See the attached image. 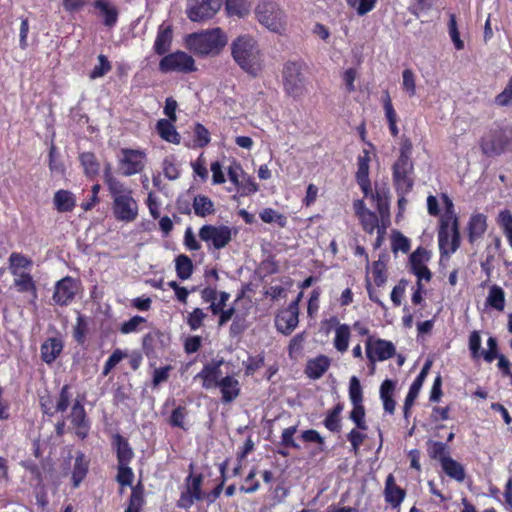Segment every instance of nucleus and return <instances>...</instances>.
Wrapping results in <instances>:
<instances>
[{
	"mask_svg": "<svg viewBox=\"0 0 512 512\" xmlns=\"http://www.w3.org/2000/svg\"><path fill=\"white\" fill-rule=\"evenodd\" d=\"M354 210L365 232H377L375 247H380L390 225L388 194H364L354 202Z\"/></svg>",
	"mask_w": 512,
	"mask_h": 512,
	"instance_id": "nucleus-1",
	"label": "nucleus"
},
{
	"mask_svg": "<svg viewBox=\"0 0 512 512\" xmlns=\"http://www.w3.org/2000/svg\"><path fill=\"white\" fill-rule=\"evenodd\" d=\"M231 57L240 69L252 78L259 77L265 69L262 49L250 34L237 36L230 44Z\"/></svg>",
	"mask_w": 512,
	"mask_h": 512,
	"instance_id": "nucleus-2",
	"label": "nucleus"
},
{
	"mask_svg": "<svg viewBox=\"0 0 512 512\" xmlns=\"http://www.w3.org/2000/svg\"><path fill=\"white\" fill-rule=\"evenodd\" d=\"M227 43V34L220 27L193 32L185 37L187 49L200 58L220 55Z\"/></svg>",
	"mask_w": 512,
	"mask_h": 512,
	"instance_id": "nucleus-3",
	"label": "nucleus"
},
{
	"mask_svg": "<svg viewBox=\"0 0 512 512\" xmlns=\"http://www.w3.org/2000/svg\"><path fill=\"white\" fill-rule=\"evenodd\" d=\"M413 145L409 138L400 143L399 156L392 166L393 182L397 192H410L414 184Z\"/></svg>",
	"mask_w": 512,
	"mask_h": 512,
	"instance_id": "nucleus-4",
	"label": "nucleus"
},
{
	"mask_svg": "<svg viewBox=\"0 0 512 512\" xmlns=\"http://www.w3.org/2000/svg\"><path fill=\"white\" fill-rule=\"evenodd\" d=\"M442 201L445 203L447 219H441L438 232L439 249L443 255L453 254L460 245V233L458 221L453 212V202L447 194H442Z\"/></svg>",
	"mask_w": 512,
	"mask_h": 512,
	"instance_id": "nucleus-5",
	"label": "nucleus"
},
{
	"mask_svg": "<svg viewBox=\"0 0 512 512\" xmlns=\"http://www.w3.org/2000/svg\"><path fill=\"white\" fill-rule=\"evenodd\" d=\"M252 307V301L249 298L244 297L242 294L239 295L232 302L231 306L221 313L218 321L219 326H223L232 320L230 333L233 335L240 334L247 327V318Z\"/></svg>",
	"mask_w": 512,
	"mask_h": 512,
	"instance_id": "nucleus-6",
	"label": "nucleus"
},
{
	"mask_svg": "<svg viewBox=\"0 0 512 512\" xmlns=\"http://www.w3.org/2000/svg\"><path fill=\"white\" fill-rule=\"evenodd\" d=\"M480 148L488 157L512 151V126L490 129L480 140Z\"/></svg>",
	"mask_w": 512,
	"mask_h": 512,
	"instance_id": "nucleus-7",
	"label": "nucleus"
},
{
	"mask_svg": "<svg viewBox=\"0 0 512 512\" xmlns=\"http://www.w3.org/2000/svg\"><path fill=\"white\" fill-rule=\"evenodd\" d=\"M306 64L303 60L287 61L283 65L282 80L284 92L294 99L303 96L305 92L304 71Z\"/></svg>",
	"mask_w": 512,
	"mask_h": 512,
	"instance_id": "nucleus-8",
	"label": "nucleus"
},
{
	"mask_svg": "<svg viewBox=\"0 0 512 512\" xmlns=\"http://www.w3.org/2000/svg\"><path fill=\"white\" fill-rule=\"evenodd\" d=\"M255 15L260 24L272 32L282 34L285 31V14L279 5L272 1L259 2Z\"/></svg>",
	"mask_w": 512,
	"mask_h": 512,
	"instance_id": "nucleus-9",
	"label": "nucleus"
},
{
	"mask_svg": "<svg viewBox=\"0 0 512 512\" xmlns=\"http://www.w3.org/2000/svg\"><path fill=\"white\" fill-rule=\"evenodd\" d=\"M159 70L162 73L177 72L188 74L195 72L197 67L194 58L184 51H175L162 57L159 62Z\"/></svg>",
	"mask_w": 512,
	"mask_h": 512,
	"instance_id": "nucleus-10",
	"label": "nucleus"
},
{
	"mask_svg": "<svg viewBox=\"0 0 512 512\" xmlns=\"http://www.w3.org/2000/svg\"><path fill=\"white\" fill-rule=\"evenodd\" d=\"M118 167L124 176L142 172L146 163V153L140 149L121 148L117 155Z\"/></svg>",
	"mask_w": 512,
	"mask_h": 512,
	"instance_id": "nucleus-11",
	"label": "nucleus"
},
{
	"mask_svg": "<svg viewBox=\"0 0 512 512\" xmlns=\"http://www.w3.org/2000/svg\"><path fill=\"white\" fill-rule=\"evenodd\" d=\"M222 0H187V17L193 22H202L215 16Z\"/></svg>",
	"mask_w": 512,
	"mask_h": 512,
	"instance_id": "nucleus-12",
	"label": "nucleus"
},
{
	"mask_svg": "<svg viewBox=\"0 0 512 512\" xmlns=\"http://www.w3.org/2000/svg\"><path fill=\"white\" fill-rule=\"evenodd\" d=\"M137 201L130 194H115L112 212L116 220L131 223L138 217Z\"/></svg>",
	"mask_w": 512,
	"mask_h": 512,
	"instance_id": "nucleus-13",
	"label": "nucleus"
},
{
	"mask_svg": "<svg viewBox=\"0 0 512 512\" xmlns=\"http://www.w3.org/2000/svg\"><path fill=\"white\" fill-rule=\"evenodd\" d=\"M199 237L208 247L220 250L231 241L232 231L231 228L225 225H204L199 230Z\"/></svg>",
	"mask_w": 512,
	"mask_h": 512,
	"instance_id": "nucleus-14",
	"label": "nucleus"
},
{
	"mask_svg": "<svg viewBox=\"0 0 512 512\" xmlns=\"http://www.w3.org/2000/svg\"><path fill=\"white\" fill-rule=\"evenodd\" d=\"M229 181L235 186L238 192H257L258 185L253 177L248 175L242 168L241 164L233 161L227 168Z\"/></svg>",
	"mask_w": 512,
	"mask_h": 512,
	"instance_id": "nucleus-15",
	"label": "nucleus"
},
{
	"mask_svg": "<svg viewBox=\"0 0 512 512\" xmlns=\"http://www.w3.org/2000/svg\"><path fill=\"white\" fill-rule=\"evenodd\" d=\"M394 345L386 340L369 337L366 342V355L370 362L384 361L393 356Z\"/></svg>",
	"mask_w": 512,
	"mask_h": 512,
	"instance_id": "nucleus-16",
	"label": "nucleus"
},
{
	"mask_svg": "<svg viewBox=\"0 0 512 512\" xmlns=\"http://www.w3.org/2000/svg\"><path fill=\"white\" fill-rule=\"evenodd\" d=\"M431 259V252L424 248H417L410 256V264L413 273L417 276L418 281H430L431 272L427 267V263Z\"/></svg>",
	"mask_w": 512,
	"mask_h": 512,
	"instance_id": "nucleus-17",
	"label": "nucleus"
},
{
	"mask_svg": "<svg viewBox=\"0 0 512 512\" xmlns=\"http://www.w3.org/2000/svg\"><path fill=\"white\" fill-rule=\"evenodd\" d=\"M77 291V282L71 277H65L55 285L53 300L56 304L67 305L73 300Z\"/></svg>",
	"mask_w": 512,
	"mask_h": 512,
	"instance_id": "nucleus-18",
	"label": "nucleus"
},
{
	"mask_svg": "<svg viewBox=\"0 0 512 512\" xmlns=\"http://www.w3.org/2000/svg\"><path fill=\"white\" fill-rule=\"evenodd\" d=\"M222 364L223 360L214 361L205 365L203 369L197 374L196 377L202 380V385L204 388H216L220 384L221 378L225 377L221 371Z\"/></svg>",
	"mask_w": 512,
	"mask_h": 512,
	"instance_id": "nucleus-19",
	"label": "nucleus"
},
{
	"mask_svg": "<svg viewBox=\"0 0 512 512\" xmlns=\"http://www.w3.org/2000/svg\"><path fill=\"white\" fill-rule=\"evenodd\" d=\"M298 322V307L295 303L282 310L276 317L277 329L284 334L291 333Z\"/></svg>",
	"mask_w": 512,
	"mask_h": 512,
	"instance_id": "nucleus-20",
	"label": "nucleus"
},
{
	"mask_svg": "<svg viewBox=\"0 0 512 512\" xmlns=\"http://www.w3.org/2000/svg\"><path fill=\"white\" fill-rule=\"evenodd\" d=\"M370 152L366 149L357 158L356 181L362 192H372L369 178Z\"/></svg>",
	"mask_w": 512,
	"mask_h": 512,
	"instance_id": "nucleus-21",
	"label": "nucleus"
},
{
	"mask_svg": "<svg viewBox=\"0 0 512 512\" xmlns=\"http://www.w3.org/2000/svg\"><path fill=\"white\" fill-rule=\"evenodd\" d=\"M431 365H432V362L431 361H427L424 366L422 367L420 373L418 374V376L415 378V380L413 381V383L411 384L410 386V389H409V392L405 398V403H404V414H405V417L408 416V412L410 410V408L412 407V405L414 404V401L415 399L418 397V394L422 388V385L429 373V370L431 368Z\"/></svg>",
	"mask_w": 512,
	"mask_h": 512,
	"instance_id": "nucleus-22",
	"label": "nucleus"
},
{
	"mask_svg": "<svg viewBox=\"0 0 512 512\" xmlns=\"http://www.w3.org/2000/svg\"><path fill=\"white\" fill-rule=\"evenodd\" d=\"M173 29L171 24L162 23L158 27L156 39L154 41L153 50L157 55H166L172 45Z\"/></svg>",
	"mask_w": 512,
	"mask_h": 512,
	"instance_id": "nucleus-23",
	"label": "nucleus"
},
{
	"mask_svg": "<svg viewBox=\"0 0 512 512\" xmlns=\"http://www.w3.org/2000/svg\"><path fill=\"white\" fill-rule=\"evenodd\" d=\"M384 495L386 502L394 508L399 507L405 498V491L396 485L392 474L386 478Z\"/></svg>",
	"mask_w": 512,
	"mask_h": 512,
	"instance_id": "nucleus-24",
	"label": "nucleus"
},
{
	"mask_svg": "<svg viewBox=\"0 0 512 512\" xmlns=\"http://www.w3.org/2000/svg\"><path fill=\"white\" fill-rule=\"evenodd\" d=\"M93 6L100 12L106 27L113 28L117 24L119 11L108 0H95Z\"/></svg>",
	"mask_w": 512,
	"mask_h": 512,
	"instance_id": "nucleus-25",
	"label": "nucleus"
},
{
	"mask_svg": "<svg viewBox=\"0 0 512 512\" xmlns=\"http://www.w3.org/2000/svg\"><path fill=\"white\" fill-rule=\"evenodd\" d=\"M487 230V217L482 213H474L468 222V236L471 243L483 237Z\"/></svg>",
	"mask_w": 512,
	"mask_h": 512,
	"instance_id": "nucleus-26",
	"label": "nucleus"
},
{
	"mask_svg": "<svg viewBox=\"0 0 512 512\" xmlns=\"http://www.w3.org/2000/svg\"><path fill=\"white\" fill-rule=\"evenodd\" d=\"M217 387L220 389L222 401L224 403L234 401L240 394L239 381L233 376H225L224 378H221V382Z\"/></svg>",
	"mask_w": 512,
	"mask_h": 512,
	"instance_id": "nucleus-27",
	"label": "nucleus"
},
{
	"mask_svg": "<svg viewBox=\"0 0 512 512\" xmlns=\"http://www.w3.org/2000/svg\"><path fill=\"white\" fill-rule=\"evenodd\" d=\"M63 349V341L59 337L48 338L41 345V358L47 363L51 364L60 355Z\"/></svg>",
	"mask_w": 512,
	"mask_h": 512,
	"instance_id": "nucleus-28",
	"label": "nucleus"
},
{
	"mask_svg": "<svg viewBox=\"0 0 512 512\" xmlns=\"http://www.w3.org/2000/svg\"><path fill=\"white\" fill-rule=\"evenodd\" d=\"M71 422L75 428L77 436L82 439L85 438L88 434L89 426L86 420L84 407L79 402H76L72 407Z\"/></svg>",
	"mask_w": 512,
	"mask_h": 512,
	"instance_id": "nucleus-29",
	"label": "nucleus"
},
{
	"mask_svg": "<svg viewBox=\"0 0 512 512\" xmlns=\"http://www.w3.org/2000/svg\"><path fill=\"white\" fill-rule=\"evenodd\" d=\"M330 367V359L320 355L307 362L305 373L310 379H319Z\"/></svg>",
	"mask_w": 512,
	"mask_h": 512,
	"instance_id": "nucleus-30",
	"label": "nucleus"
},
{
	"mask_svg": "<svg viewBox=\"0 0 512 512\" xmlns=\"http://www.w3.org/2000/svg\"><path fill=\"white\" fill-rule=\"evenodd\" d=\"M172 122L167 119L158 120L156 124L157 132L163 140L173 144H180L181 136Z\"/></svg>",
	"mask_w": 512,
	"mask_h": 512,
	"instance_id": "nucleus-31",
	"label": "nucleus"
},
{
	"mask_svg": "<svg viewBox=\"0 0 512 512\" xmlns=\"http://www.w3.org/2000/svg\"><path fill=\"white\" fill-rule=\"evenodd\" d=\"M441 467L443 471L452 479L462 482L465 478L463 466L449 456L441 457Z\"/></svg>",
	"mask_w": 512,
	"mask_h": 512,
	"instance_id": "nucleus-32",
	"label": "nucleus"
},
{
	"mask_svg": "<svg viewBox=\"0 0 512 512\" xmlns=\"http://www.w3.org/2000/svg\"><path fill=\"white\" fill-rule=\"evenodd\" d=\"M334 332V348L340 353L346 352L348 350L349 341L351 337L350 327L347 324L338 323Z\"/></svg>",
	"mask_w": 512,
	"mask_h": 512,
	"instance_id": "nucleus-33",
	"label": "nucleus"
},
{
	"mask_svg": "<svg viewBox=\"0 0 512 512\" xmlns=\"http://www.w3.org/2000/svg\"><path fill=\"white\" fill-rule=\"evenodd\" d=\"M79 161L87 177L94 179L100 170V164L92 152H83L79 155Z\"/></svg>",
	"mask_w": 512,
	"mask_h": 512,
	"instance_id": "nucleus-34",
	"label": "nucleus"
},
{
	"mask_svg": "<svg viewBox=\"0 0 512 512\" xmlns=\"http://www.w3.org/2000/svg\"><path fill=\"white\" fill-rule=\"evenodd\" d=\"M88 466L89 461L86 459L85 455L83 453H78L72 471V481L74 487H78L86 477Z\"/></svg>",
	"mask_w": 512,
	"mask_h": 512,
	"instance_id": "nucleus-35",
	"label": "nucleus"
},
{
	"mask_svg": "<svg viewBox=\"0 0 512 512\" xmlns=\"http://www.w3.org/2000/svg\"><path fill=\"white\" fill-rule=\"evenodd\" d=\"M394 382L386 379L380 387V398L383 402L384 410L392 414L395 410V401L393 400Z\"/></svg>",
	"mask_w": 512,
	"mask_h": 512,
	"instance_id": "nucleus-36",
	"label": "nucleus"
},
{
	"mask_svg": "<svg viewBox=\"0 0 512 512\" xmlns=\"http://www.w3.org/2000/svg\"><path fill=\"white\" fill-rule=\"evenodd\" d=\"M113 442L117 449L118 463L128 464L133 457V451L128 442L120 435L114 436Z\"/></svg>",
	"mask_w": 512,
	"mask_h": 512,
	"instance_id": "nucleus-37",
	"label": "nucleus"
},
{
	"mask_svg": "<svg viewBox=\"0 0 512 512\" xmlns=\"http://www.w3.org/2000/svg\"><path fill=\"white\" fill-rule=\"evenodd\" d=\"M10 271L12 275H18L28 269L32 261L26 256L19 253H12L9 257Z\"/></svg>",
	"mask_w": 512,
	"mask_h": 512,
	"instance_id": "nucleus-38",
	"label": "nucleus"
},
{
	"mask_svg": "<svg viewBox=\"0 0 512 512\" xmlns=\"http://www.w3.org/2000/svg\"><path fill=\"white\" fill-rule=\"evenodd\" d=\"M14 276V284L20 292H29L36 297L35 283L29 273L23 272Z\"/></svg>",
	"mask_w": 512,
	"mask_h": 512,
	"instance_id": "nucleus-39",
	"label": "nucleus"
},
{
	"mask_svg": "<svg viewBox=\"0 0 512 512\" xmlns=\"http://www.w3.org/2000/svg\"><path fill=\"white\" fill-rule=\"evenodd\" d=\"M225 8L229 15L243 17L249 13V0H225Z\"/></svg>",
	"mask_w": 512,
	"mask_h": 512,
	"instance_id": "nucleus-40",
	"label": "nucleus"
},
{
	"mask_svg": "<svg viewBox=\"0 0 512 512\" xmlns=\"http://www.w3.org/2000/svg\"><path fill=\"white\" fill-rule=\"evenodd\" d=\"M175 268L177 276L182 280L189 279L193 272L192 261L186 255H179L175 259Z\"/></svg>",
	"mask_w": 512,
	"mask_h": 512,
	"instance_id": "nucleus-41",
	"label": "nucleus"
},
{
	"mask_svg": "<svg viewBox=\"0 0 512 512\" xmlns=\"http://www.w3.org/2000/svg\"><path fill=\"white\" fill-rule=\"evenodd\" d=\"M486 301L491 307L502 311L505 306V294L503 289L497 285L492 286Z\"/></svg>",
	"mask_w": 512,
	"mask_h": 512,
	"instance_id": "nucleus-42",
	"label": "nucleus"
},
{
	"mask_svg": "<svg viewBox=\"0 0 512 512\" xmlns=\"http://www.w3.org/2000/svg\"><path fill=\"white\" fill-rule=\"evenodd\" d=\"M343 411V405L338 403L333 409L327 412L324 420L325 427L332 432L340 429V415Z\"/></svg>",
	"mask_w": 512,
	"mask_h": 512,
	"instance_id": "nucleus-43",
	"label": "nucleus"
},
{
	"mask_svg": "<svg viewBox=\"0 0 512 512\" xmlns=\"http://www.w3.org/2000/svg\"><path fill=\"white\" fill-rule=\"evenodd\" d=\"M194 138L193 143L196 148H204L206 147L211 140L209 130L201 123H196L194 125Z\"/></svg>",
	"mask_w": 512,
	"mask_h": 512,
	"instance_id": "nucleus-44",
	"label": "nucleus"
},
{
	"mask_svg": "<svg viewBox=\"0 0 512 512\" xmlns=\"http://www.w3.org/2000/svg\"><path fill=\"white\" fill-rule=\"evenodd\" d=\"M193 207L196 215L201 217H205L214 211L212 201L205 195H198L195 197Z\"/></svg>",
	"mask_w": 512,
	"mask_h": 512,
	"instance_id": "nucleus-45",
	"label": "nucleus"
},
{
	"mask_svg": "<svg viewBox=\"0 0 512 512\" xmlns=\"http://www.w3.org/2000/svg\"><path fill=\"white\" fill-rule=\"evenodd\" d=\"M448 32L449 36L454 44L456 50L460 51L464 49V42L460 38V32L457 26L456 15L451 13L448 21Z\"/></svg>",
	"mask_w": 512,
	"mask_h": 512,
	"instance_id": "nucleus-46",
	"label": "nucleus"
},
{
	"mask_svg": "<svg viewBox=\"0 0 512 512\" xmlns=\"http://www.w3.org/2000/svg\"><path fill=\"white\" fill-rule=\"evenodd\" d=\"M353 409L349 414L350 420L355 424L356 428L366 431L368 429L365 420V408L363 404H352Z\"/></svg>",
	"mask_w": 512,
	"mask_h": 512,
	"instance_id": "nucleus-47",
	"label": "nucleus"
},
{
	"mask_svg": "<svg viewBox=\"0 0 512 512\" xmlns=\"http://www.w3.org/2000/svg\"><path fill=\"white\" fill-rule=\"evenodd\" d=\"M442 194H438L437 196L430 194L427 198V207L428 212L431 215H439L441 211H443V216L441 219H447L446 207L445 203L442 201Z\"/></svg>",
	"mask_w": 512,
	"mask_h": 512,
	"instance_id": "nucleus-48",
	"label": "nucleus"
},
{
	"mask_svg": "<svg viewBox=\"0 0 512 512\" xmlns=\"http://www.w3.org/2000/svg\"><path fill=\"white\" fill-rule=\"evenodd\" d=\"M203 477L202 475H192L190 474L185 481V489L189 491L194 498L201 500L203 498V493L201 491Z\"/></svg>",
	"mask_w": 512,
	"mask_h": 512,
	"instance_id": "nucleus-49",
	"label": "nucleus"
},
{
	"mask_svg": "<svg viewBox=\"0 0 512 512\" xmlns=\"http://www.w3.org/2000/svg\"><path fill=\"white\" fill-rule=\"evenodd\" d=\"M103 179L105 184L108 186L109 192H124L122 185L114 175L112 165L106 163L103 170Z\"/></svg>",
	"mask_w": 512,
	"mask_h": 512,
	"instance_id": "nucleus-50",
	"label": "nucleus"
},
{
	"mask_svg": "<svg viewBox=\"0 0 512 512\" xmlns=\"http://www.w3.org/2000/svg\"><path fill=\"white\" fill-rule=\"evenodd\" d=\"M103 179L105 184L108 186L109 192H124L122 185L114 175L112 165L106 163L103 170Z\"/></svg>",
	"mask_w": 512,
	"mask_h": 512,
	"instance_id": "nucleus-51",
	"label": "nucleus"
},
{
	"mask_svg": "<svg viewBox=\"0 0 512 512\" xmlns=\"http://www.w3.org/2000/svg\"><path fill=\"white\" fill-rule=\"evenodd\" d=\"M437 0H412L409 6V12L419 18L421 15L430 11Z\"/></svg>",
	"mask_w": 512,
	"mask_h": 512,
	"instance_id": "nucleus-52",
	"label": "nucleus"
},
{
	"mask_svg": "<svg viewBox=\"0 0 512 512\" xmlns=\"http://www.w3.org/2000/svg\"><path fill=\"white\" fill-rule=\"evenodd\" d=\"M48 158H49V163H48L49 169L51 170V172L63 175L65 173V166L59 159V155L57 153V147L53 143L51 144V146L49 148Z\"/></svg>",
	"mask_w": 512,
	"mask_h": 512,
	"instance_id": "nucleus-53",
	"label": "nucleus"
},
{
	"mask_svg": "<svg viewBox=\"0 0 512 512\" xmlns=\"http://www.w3.org/2000/svg\"><path fill=\"white\" fill-rule=\"evenodd\" d=\"M391 247L394 253H407L410 249V241L402 233L394 231L391 237Z\"/></svg>",
	"mask_w": 512,
	"mask_h": 512,
	"instance_id": "nucleus-54",
	"label": "nucleus"
},
{
	"mask_svg": "<svg viewBox=\"0 0 512 512\" xmlns=\"http://www.w3.org/2000/svg\"><path fill=\"white\" fill-rule=\"evenodd\" d=\"M261 220L265 223H276L279 227H284L286 225V217L282 214H279L275 210L271 208H266L262 210L259 214Z\"/></svg>",
	"mask_w": 512,
	"mask_h": 512,
	"instance_id": "nucleus-55",
	"label": "nucleus"
},
{
	"mask_svg": "<svg viewBox=\"0 0 512 512\" xmlns=\"http://www.w3.org/2000/svg\"><path fill=\"white\" fill-rule=\"evenodd\" d=\"M98 62L99 63L95 65L92 71L90 72L91 79L103 77L112 69L111 63L105 55L100 54L98 56Z\"/></svg>",
	"mask_w": 512,
	"mask_h": 512,
	"instance_id": "nucleus-56",
	"label": "nucleus"
},
{
	"mask_svg": "<svg viewBox=\"0 0 512 512\" xmlns=\"http://www.w3.org/2000/svg\"><path fill=\"white\" fill-rule=\"evenodd\" d=\"M349 398L352 404H363L362 387L356 376L350 378Z\"/></svg>",
	"mask_w": 512,
	"mask_h": 512,
	"instance_id": "nucleus-57",
	"label": "nucleus"
},
{
	"mask_svg": "<svg viewBox=\"0 0 512 512\" xmlns=\"http://www.w3.org/2000/svg\"><path fill=\"white\" fill-rule=\"evenodd\" d=\"M146 322V319L142 316H134L128 321H125L120 326V332L122 334L135 333L141 330V325Z\"/></svg>",
	"mask_w": 512,
	"mask_h": 512,
	"instance_id": "nucleus-58",
	"label": "nucleus"
},
{
	"mask_svg": "<svg viewBox=\"0 0 512 512\" xmlns=\"http://www.w3.org/2000/svg\"><path fill=\"white\" fill-rule=\"evenodd\" d=\"M382 104L387 122H398V116L393 107L392 100L388 90L383 91Z\"/></svg>",
	"mask_w": 512,
	"mask_h": 512,
	"instance_id": "nucleus-59",
	"label": "nucleus"
},
{
	"mask_svg": "<svg viewBox=\"0 0 512 512\" xmlns=\"http://www.w3.org/2000/svg\"><path fill=\"white\" fill-rule=\"evenodd\" d=\"M371 276L377 286H381L386 282V265L383 261L378 260L373 263L371 268Z\"/></svg>",
	"mask_w": 512,
	"mask_h": 512,
	"instance_id": "nucleus-60",
	"label": "nucleus"
},
{
	"mask_svg": "<svg viewBox=\"0 0 512 512\" xmlns=\"http://www.w3.org/2000/svg\"><path fill=\"white\" fill-rule=\"evenodd\" d=\"M54 204L58 211H70L75 206L72 194H55Z\"/></svg>",
	"mask_w": 512,
	"mask_h": 512,
	"instance_id": "nucleus-61",
	"label": "nucleus"
},
{
	"mask_svg": "<svg viewBox=\"0 0 512 512\" xmlns=\"http://www.w3.org/2000/svg\"><path fill=\"white\" fill-rule=\"evenodd\" d=\"M347 2L356 8L358 15L363 16L375 8L377 0H347Z\"/></svg>",
	"mask_w": 512,
	"mask_h": 512,
	"instance_id": "nucleus-62",
	"label": "nucleus"
},
{
	"mask_svg": "<svg viewBox=\"0 0 512 512\" xmlns=\"http://www.w3.org/2000/svg\"><path fill=\"white\" fill-rule=\"evenodd\" d=\"M347 439L351 444L352 450L355 454H358L360 446L366 439V434L364 431L354 428L347 434Z\"/></svg>",
	"mask_w": 512,
	"mask_h": 512,
	"instance_id": "nucleus-63",
	"label": "nucleus"
},
{
	"mask_svg": "<svg viewBox=\"0 0 512 512\" xmlns=\"http://www.w3.org/2000/svg\"><path fill=\"white\" fill-rule=\"evenodd\" d=\"M206 314L200 308H195L187 317V324L191 330H197L202 326Z\"/></svg>",
	"mask_w": 512,
	"mask_h": 512,
	"instance_id": "nucleus-64",
	"label": "nucleus"
}]
</instances>
